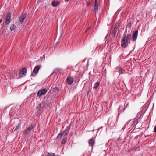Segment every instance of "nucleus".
<instances>
[{
  "label": "nucleus",
  "instance_id": "f257e3e1",
  "mask_svg": "<svg viewBox=\"0 0 156 156\" xmlns=\"http://www.w3.org/2000/svg\"><path fill=\"white\" fill-rule=\"evenodd\" d=\"M131 37V35L129 34L127 35L124 34H123V37L121 41V46L122 48H125L126 46L130 43Z\"/></svg>",
  "mask_w": 156,
  "mask_h": 156
},
{
  "label": "nucleus",
  "instance_id": "f03ea898",
  "mask_svg": "<svg viewBox=\"0 0 156 156\" xmlns=\"http://www.w3.org/2000/svg\"><path fill=\"white\" fill-rule=\"evenodd\" d=\"M41 68V67L40 65L36 66L33 70L31 76H35L38 73L39 70Z\"/></svg>",
  "mask_w": 156,
  "mask_h": 156
},
{
  "label": "nucleus",
  "instance_id": "7ed1b4c3",
  "mask_svg": "<svg viewBox=\"0 0 156 156\" xmlns=\"http://www.w3.org/2000/svg\"><path fill=\"white\" fill-rule=\"evenodd\" d=\"M138 34V30H136L133 32L132 35V40L133 41L135 42V43H136V41L137 38Z\"/></svg>",
  "mask_w": 156,
  "mask_h": 156
},
{
  "label": "nucleus",
  "instance_id": "20e7f679",
  "mask_svg": "<svg viewBox=\"0 0 156 156\" xmlns=\"http://www.w3.org/2000/svg\"><path fill=\"white\" fill-rule=\"evenodd\" d=\"M47 92V89H42L38 91L37 94L38 96L40 97L42 95L45 94Z\"/></svg>",
  "mask_w": 156,
  "mask_h": 156
},
{
  "label": "nucleus",
  "instance_id": "39448f33",
  "mask_svg": "<svg viewBox=\"0 0 156 156\" xmlns=\"http://www.w3.org/2000/svg\"><path fill=\"white\" fill-rule=\"evenodd\" d=\"M33 129V126L32 125H30L27 129L24 132V134L25 135L28 134Z\"/></svg>",
  "mask_w": 156,
  "mask_h": 156
},
{
  "label": "nucleus",
  "instance_id": "423d86ee",
  "mask_svg": "<svg viewBox=\"0 0 156 156\" xmlns=\"http://www.w3.org/2000/svg\"><path fill=\"white\" fill-rule=\"evenodd\" d=\"M70 129V127L69 125L64 131L61 132V133H64L63 134V135H67L69 132Z\"/></svg>",
  "mask_w": 156,
  "mask_h": 156
},
{
  "label": "nucleus",
  "instance_id": "0eeeda50",
  "mask_svg": "<svg viewBox=\"0 0 156 156\" xmlns=\"http://www.w3.org/2000/svg\"><path fill=\"white\" fill-rule=\"evenodd\" d=\"M11 15L10 13H8L7 14L5 19V23L7 24H9L11 21Z\"/></svg>",
  "mask_w": 156,
  "mask_h": 156
},
{
  "label": "nucleus",
  "instance_id": "6e6552de",
  "mask_svg": "<svg viewBox=\"0 0 156 156\" xmlns=\"http://www.w3.org/2000/svg\"><path fill=\"white\" fill-rule=\"evenodd\" d=\"M74 81V79L72 77L68 76L66 79V81L69 85H71L72 84Z\"/></svg>",
  "mask_w": 156,
  "mask_h": 156
},
{
  "label": "nucleus",
  "instance_id": "1a4fd4ad",
  "mask_svg": "<svg viewBox=\"0 0 156 156\" xmlns=\"http://www.w3.org/2000/svg\"><path fill=\"white\" fill-rule=\"evenodd\" d=\"M95 144V140L93 138L90 139L88 141V144L89 146L93 147Z\"/></svg>",
  "mask_w": 156,
  "mask_h": 156
},
{
  "label": "nucleus",
  "instance_id": "9d476101",
  "mask_svg": "<svg viewBox=\"0 0 156 156\" xmlns=\"http://www.w3.org/2000/svg\"><path fill=\"white\" fill-rule=\"evenodd\" d=\"M27 69L25 68L21 69L20 71V73L25 76L26 74Z\"/></svg>",
  "mask_w": 156,
  "mask_h": 156
},
{
  "label": "nucleus",
  "instance_id": "9b49d317",
  "mask_svg": "<svg viewBox=\"0 0 156 156\" xmlns=\"http://www.w3.org/2000/svg\"><path fill=\"white\" fill-rule=\"evenodd\" d=\"M26 17V15L25 14H22L20 16L19 18L20 21L21 23L23 22Z\"/></svg>",
  "mask_w": 156,
  "mask_h": 156
},
{
  "label": "nucleus",
  "instance_id": "f8f14e48",
  "mask_svg": "<svg viewBox=\"0 0 156 156\" xmlns=\"http://www.w3.org/2000/svg\"><path fill=\"white\" fill-rule=\"evenodd\" d=\"M117 31L116 29L114 28L113 30H111L110 32V34L112 35V37L115 36L116 33Z\"/></svg>",
  "mask_w": 156,
  "mask_h": 156
},
{
  "label": "nucleus",
  "instance_id": "ddd939ff",
  "mask_svg": "<svg viewBox=\"0 0 156 156\" xmlns=\"http://www.w3.org/2000/svg\"><path fill=\"white\" fill-rule=\"evenodd\" d=\"M59 2L57 1H55L52 3V5L54 7H56L59 4Z\"/></svg>",
  "mask_w": 156,
  "mask_h": 156
},
{
  "label": "nucleus",
  "instance_id": "4468645a",
  "mask_svg": "<svg viewBox=\"0 0 156 156\" xmlns=\"http://www.w3.org/2000/svg\"><path fill=\"white\" fill-rule=\"evenodd\" d=\"M21 126V123H20L18 124L16 126L15 129V131H17L18 130L20 129Z\"/></svg>",
  "mask_w": 156,
  "mask_h": 156
},
{
  "label": "nucleus",
  "instance_id": "2eb2a0df",
  "mask_svg": "<svg viewBox=\"0 0 156 156\" xmlns=\"http://www.w3.org/2000/svg\"><path fill=\"white\" fill-rule=\"evenodd\" d=\"M99 85V82H97L95 83L94 85L93 88H97L98 86Z\"/></svg>",
  "mask_w": 156,
  "mask_h": 156
},
{
  "label": "nucleus",
  "instance_id": "dca6fc26",
  "mask_svg": "<svg viewBox=\"0 0 156 156\" xmlns=\"http://www.w3.org/2000/svg\"><path fill=\"white\" fill-rule=\"evenodd\" d=\"M67 137H66L64 138L63 139L62 141V144H64L67 142Z\"/></svg>",
  "mask_w": 156,
  "mask_h": 156
},
{
  "label": "nucleus",
  "instance_id": "f3484780",
  "mask_svg": "<svg viewBox=\"0 0 156 156\" xmlns=\"http://www.w3.org/2000/svg\"><path fill=\"white\" fill-rule=\"evenodd\" d=\"M128 23L126 26L127 28L130 29L131 26V22H129L128 21Z\"/></svg>",
  "mask_w": 156,
  "mask_h": 156
},
{
  "label": "nucleus",
  "instance_id": "a211bd4d",
  "mask_svg": "<svg viewBox=\"0 0 156 156\" xmlns=\"http://www.w3.org/2000/svg\"><path fill=\"white\" fill-rule=\"evenodd\" d=\"M16 26L14 24H12L10 27V29L11 31H12L15 28Z\"/></svg>",
  "mask_w": 156,
  "mask_h": 156
},
{
  "label": "nucleus",
  "instance_id": "6ab92c4d",
  "mask_svg": "<svg viewBox=\"0 0 156 156\" xmlns=\"http://www.w3.org/2000/svg\"><path fill=\"white\" fill-rule=\"evenodd\" d=\"M63 134L61 132H60L57 135V139H58L62 137V136L63 135Z\"/></svg>",
  "mask_w": 156,
  "mask_h": 156
},
{
  "label": "nucleus",
  "instance_id": "aec40b11",
  "mask_svg": "<svg viewBox=\"0 0 156 156\" xmlns=\"http://www.w3.org/2000/svg\"><path fill=\"white\" fill-rule=\"evenodd\" d=\"M59 71V70L58 69H54L53 73H55V74H57V73H58Z\"/></svg>",
  "mask_w": 156,
  "mask_h": 156
},
{
  "label": "nucleus",
  "instance_id": "412c9836",
  "mask_svg": "<svg viewBox=\"0 0 156 156\" xmlns=\"http://www.w3.org/2000/svg\"><path fill=\"white\" fill-rule=\"evenodd\" d=\"M94 10L95 11H97L98 9V6H94Z\"/></svg>",
  "mask_w": 156,
  "mask_h": 156
},
{
  "label": "nucleus",
  "instance_id": "4be33fe9",
  "mask_svg": "<svg viewBox=\"0 0 156 156\" xmlns=\"http://www.w3.org/2000/svg\"><path fill=\"white\" fill-rule=\"evenodd\" d=\"M98 0H95L94 6H98Z\"/></svg>",
  "mask_w": 156,
  "mask_h": 156
},
{
  "label": "nucleus",
  "instance_id": "5701e85b",
  "mask_svg": "<svg viewBox=\"0 0 156 156\" xmlns=\"http://www.w3.org/2000/svg\"><path fill=\"white\" fill-rule=\"evenodd\" d=\"M154 131L156 133V126H155L154 128Z\"/></svg>",
  "mask_w": 156,
  "mask_h": 156
},
{
  "label": "nucleus",
  "instance_id": "b1692460",
  "mask_svg": "<svg viewBox=\"0 0 156 156\" xmlns=\"http://www.w3.org/2000/svg\"><path fill=\"white\" fill-rule=\"evenodd\" d=\"M86 4H87V6H89V5H90V4H89V3H88V2H86Z\"/></svg>",
  "mask_w": 156,
  "mask_h": 156
},
{
  "label": "nucleus",
  "instance_id": "393cba45",
  "mask_svg": "<svg viewBox=\"0 0 156 156\" xmlns=\"http://www.w3.org/2000/svg\"><path fill=\"white\" fill-rule=\"evenodd\" d=\"M2 21V19H1L0 20V23H1Z\"/></svg>",
  "mask_w": 156,
  "mask_h": 156
},
{
  "label": "nucleus",
  "instance_id": "a878e982",
  "mask_svg": "<svg viewBox=\"0 0 156 156\" xmlns=\"http://www.w3.org/2000/svg\"><path fill=\"white\" fill-rule=\"evenodd\" d=\"M111 119H111H110V118H109V119H108V122H109V121H110V119Z\"/></svg>",
  "mask_w": 156,
  "mask_h": 156
},
{
  "label": "nucleus",
  "instance_id": "bb28decb",
  "mask_svg": "<svg viewBox=\"0 0 156 156\" xmlns=\"http://www.w3.org/2000/svg\"><path fill=\"white\" fill-rule=\"evenodd\" d=\"M89 29V28H88L87 29V30H86V31H87Z\"/></svg>",
  "mask_w": 156,
  "mask_h": 156
},
{
  "label": "nucleus",
  "instance_id": "cd10ccee",
  "mask_svg": "<svg viewBox=\"0 0 156 156\" xmlns=\"http://www.w3.org/2000/svg\"><path fill=\"white\" fill-rule=\"evenodd\" d=\"M101 128H99V129H98V130H100Z\"/></svg>",
  "mask_w": 156,
  "mask_h": 156
},
{
  "label": "nucleus",
  "instance_id": "c85d7f7f",
  "mask_svg": "<svg viewBox=\"0 0 156 156\" xmlns=\"http://www.w3.org/2000/svg\"><path fill=\"white\" fill-rule=\"evenodd\" d=\"M127 28H126V30H125V31H127Z\"/></svg>",
  "mask_w": 156,
  "mask_h": 156
},
{
  "label": "nucleus",
  "instance_id": "c756f323",
  "mask_svg": "<svg viewBox=\"0 0 156 156\" xmlns=\"http://www.w3.org/2000/svg\"><path fill=\"white\" fill-rule=\"evenodd\" d=\"M69 0H65V1H69Z\"/></svg>",
  "mask_w": 156,
  "mask_h": 156
},
{
  "label": "nucleus",
  "instance_id": "7c9ffc66",
  "mask_svg": "<svg viewBox=\"0 0 156 156\" xmlns=\"http://www.w3.org/2000/svg\"><path fill=\"white\" fill-rule=\"evenodd\" d=\"M39 105H40V106H41V105L40 104H39Z\"/></svg>",
  "mask_w": 156,
  "mask_h": 156
},
{
  "label": "nucleus",
  "instance_id": "2f4dec72",
  "mask_svg": "<svg viewBox=\"0 0 156 156\" xmlns=\"http://www.w3.org/2000/svg\"><path fill=\"white\" fill-rule=\"evenodd\" d=\"M62 35L61 36H60V37H62Z\"/></svg>",
  "mask_w": 156,
  "mask_h": 156
},
{
  "label": "nucleus",
  "instance_id": "473e14b6",
  "mask_svg": "<svg viewBox=\"0 0 156 156\" xmlns=\"http://www.w3.org/2000/svg\"><path fill=\"white\" fill-rule=\"evenodd\" d=\"M120 107H119V109H120Z\"/></svg>",
  "mask_w": 156,
  "mask_h": 156
}]
</instances>
